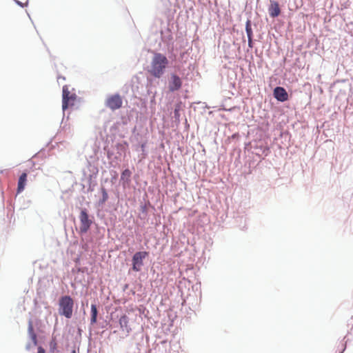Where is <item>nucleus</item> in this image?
<instances>
[{"label": "nucleus", "instance_id": "f257e3e1", "mask_svg": "<svg viewBox=\"0 0 353 353\" xmlns=\"http://www.w3.org/2000/svg\"><path fill=\"white\" fill-rule=\"evenodd\" d=\"M168 65L167 57L161 53H154L148 72L154 77L160 78Z\"/></svg>", "mask_w": 353, "mask_h": 353}, {"label": "nucleus", "instance_id": "f03ea898", "mask_svg": "<svg viewBox=\"0 0 353 353\" xmlns=\"http://www.w3.org/2000/svg\"><path fill=\"white\" fill-rule=\"evenodd\" d=\"M74 301L70 296H63L59 301V313L67 319L72 316Z\"/></svg>", "mask_w": 353, "mask_h": 353}, {"label": "nucleus", "instance_id": "7ed1b4c3", "mask_svg": "<svg viewBox=\"0 0 353 353\" xmlns=\"http://www.w3.org/2000/svg\"><path fill=\"white\" fill-rule=\"evenodd\" d=\"M77 100V95L74 93H70L68 90V85L63 87V100H62V109L64 111L69 107L74 105Z\"/></svg>", "mask_w": 353, "mask_h": 353}, {"label": "nucleus", "instance_id": "20e7f679", "mask_svg": "<svg viewBox=\"0 0 353 353\" xmlns=\"http://www.w3.org/2000/svg\"><path fill=\"white\" fill-rule=\"evenodd\" d=\"M123 99L119 94L110 95L105 100V105L112 110H118L122 107Z\"/></svg>", "mask_w": 353, "mask_h": 353}, {"label": "nucleus", "instance_id": "39448f33", "mask_svg": "<svg viewBox=\"0 0 353 353\" xmlns=\"http://www.w3.org/2000/svg\"><path fill=\"white\" fill-rule=\"evenodd\" d=\"M148 252H137L132 257V270L136 272H139L143 265V259L148 256Z\"/></svg>", "mask_w": 353, "mask_h": 353}, {"label": "nucleus", "instance_id": "423d86ee", "mask_svg": "<svg viewBox=\"0 0 353 353\" xmlns=\"http://www.w3.org/2000/svg\"><path fill=\"white\" fill-rule=\"evenodd\" d=\"M80 219V232L81 233H85L88 232L92 224V221L89 219L88 214L86 210H82L79 215Z\"/></svg>", "mask_w": 353, "mask_h": 353}, {"label": "nucleus", "instance_id": "0eeeda50", "mask_svg": "<svg viewBox=\"0 0 353 353\" xmlns=\"http://www.w3.org/2000/svg\"><path fill=\"white\" fill-rule=\"evenodd\" d=\"M182 85V81L179 77L173 74L171 75L169 82V90L171 92L179 90Z\"/></svg>", "mask_w": 353, "mask_h": 353}, {"label": "nucleus", "instance_id": "6e6552de", "mask_svg": "<svg viewBox=\"0 0 353 353\" xmlns=\"http://www.w3.org/2000/svg\"><path fill=\"white\" fill-rule=\"evenodd\" d=\"M274 97L279 101L283 102L288 99L286 90L282 87H276L274 90Z\"/></svg>", "mask_w": 353, "mask_h": 353}, {"label": "nucleus", "instance_id": "1a4fd4ad", "mask_svg": "<svg viewBox=\"0 0 353 353\" xmlns=\"http://www.w3.org/2000/svg\"><path fill=\"white\" fill-rule=\"evenodd\" d=\"M268 12L271 17L274 18L278 17L281 14V9L279 3L275 1H270Z\"/></svg>", "mask_w": 353, "mask_h": 353}, {"label": "nucleus", "instance_id": "9d476101", "mask_svg": "<svg viewBox=\"0 0 353 353\" xmlns=\"http://www.w3.org/2000/svg\"><path fill=\"white\" fill-rule=\"evenodd\" d=\"M27 173L23 172L19 178L18 184H17V194L21 193L25 189L26 182H27Z\"/></svg>", "mask_w": 353, "mask_h": 353}, {"label": "nucleus", "instance_id": "9b49d317", "mask_svg": "<svg viewBox=\"0 0 353 353\" xmlns=\"http://www.w3.org/2000/svg\"><path fill=\"white\" fill-rule=\"evenodd\" d=\"M119 325L121 327V329L129 333L131 330V328L129 326V319L128 317L124 314L121 316L119 319Z\"/></svg>", "mask_w": 353, "mask_h": 353}, {"label": "nucleus", "instance_id": "f8f14e48", "mask_svg": "<svg viewBox=\"0 0 353 353\" xmlns=\"http://www.w3.org/2000/svg\"><path fill=\"white\" fill-rule=\"evenodd\" d=\"M97 313L98 312L96 305L92 304L91 305V324H94L97 322Z\"/></svg>", "mask_w": 353, "mask_h": 353}, {"label": "nucleus", "instance_id": "ddd939ff", "mask_svg": "<svg viewBox=\"0 0 353 353\" xmlns=\"http://www.w3.org/2000/svg\"><path fill=\"white\" fill-rule=\"evenodd\" d=\"M246 32L249 39V43H251L252 29L250 26V22L248 21L246 23Z\"/></svg>", "mask_w": 353, "mask_h": 353}, {"label": "nucleus", "instance_id": "4468645a", "mask_svg": "<svg viewBox=\"0 0 353 353\" xmlns=\"http://www.w3.org/2000/svg\"><path fill=\"white\" fill-rule=\"evenodd\" d=\"M131 172L130 170L126 169L123 171L121 173V179H126L127 180H129V178L130 177Z\"/></svg>", "mask_w": 353, "mask_h": 353}, {"label": "nucleus", "instance_id": "2eb2a0df", "mask_svg": "<svg viewBox=\"0 0 353 353\" xmlns=\"http://www.w3.org/2000/svg\"><path fill=\"white\" fill-rule=\"evenodd\" d=\"M50 349L52 350H54V349H56L57 347V342L55 341L54 339H53L50 343Z\"/></svg>", "mask_w": 353, "mask_h": 353}, {"label": "nucleus", "instance_id": "dca6fc26", "mask_svg": "<svg viewBox=\"0 0 353 353\" xmlns=\"http://www.w3.org/2000/svg\"><path fill=\"white\" fill-rule=\"evenodd\" d=\"M32 341H33L34 345H36L37 343V335L34 333H32Z\"/></svg>", "mask_w": 353, "mask_h": 353}, {"label": "nucleus", "instance_id": "f3484780", "mask_svg": "<svg viewBox=\"0 0 353 353\" xmlns=\"http://www.w3.org/2000/svg\"><path fill=\"white\" fill-rule=\"evenodd\" d=\"M37 350V353H46L45 350L41 346H39Z\"/></svg>", "mask_w": 353, "mask_h": 353}, {"label": "nucleus", "instance_id": "a211bd4d", "mask_svg": "<svg viewBox=\"0 0 353 353\" xmlns=\"http://www.w3.org/2000/svg\"><path fill=\"white\" fill-rule=\"evenodd\" d=\"M103 200H106L108 198V194L105 189H103Z\"/></svg>", "mask_w": 353, "mask_h": 353}, {"label": "nucleus", "instance_id": "6ab92c4d", "mask_svg": "<svg viewBox=\"0 0 353 353\" xmlns=\"http://www.w3.org/2000/svg\"><path fill=\"white\" fill-rule=\"evenodd\" d=\"M29 330H30V331H32V326L31 325H30V327H29Z\"/></svg>", "mask_w": 353, "mask_h": 353}, {"label": "nucleus", "instance_id": "aec40b11", "mask_svg": "<svg viewBox=\"0 0 353 353\" xmlns=\"http://www.w3.org/2000/svg\"><path fill=\"white\" fill-rule=\"evenodd\" d=\"M71 353H76L75 350H73Z\"/></svg>", "mask_w": 353, "mask_h": 353}]
</instances>
